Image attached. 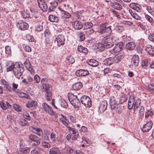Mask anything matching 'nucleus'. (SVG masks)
I'll return each mask as SVG.
<instances>
[{
  "mask_svg": "<svg viewBox=\"0 0 154 154\" xmlns=\"http://www.w3.org/2000/svg\"><path fill=\"white\" fill-rule=\"evenodd\" d=\"M108 23H103L101 24L97 32L102 35L104 37H107L112 33L111 26H108Z\"/></svg>",
  "mask_w": 154,
  "mask_h": 154,
  "instance_id": "nucleus-1",
  "label": "nucleus"
},
{
  "mask_svg": "<svg viewBox=\"0 0 154 154\" xmlns=\"http://www.w3.org/2000/svg\"><path fill=\"white\" fill-rule=\"evenodd\" d=\"M110 105L111 109H115L116 114H120L122 112V110L117 99L113 96H111L109 98Z\"/></svg>",
  "mask_w": 154,
  "mask_h": 154,
  "instance_id": "nucleus-2",
  "label": "nucleus"
},
{
  "mask_svg": "<svg viewBox=\"0 0 154 154\" xmlns=\"http://www.w3.org/2000/svg\"><path fill=\"white\" fill-rule=\"evenodd\" d=\"M136 97L132 94L130 95L128 103V108L129 109H131L133 107L134 108H137L140 106L141 101L138 98L135 100Z\"/></svg>",
  "mask_w": 154,
  "mask_h": 154,
  "instance_id": "nucleus-3",
  "label": "nucleus"
},
{
  "mask_svg": "<svg viewBox=\"0 0 154 154\" xmlns=\"http://www.w3.org/2000/svg\"><path fill=\"white\" fill-rule=\"evenodd\" d=\"M24 71V67L20 66L19 63H15V68L14 69L13 72L15 76L19 79L20 76L22 75L23 72Z\"/></svg>",
  "mask_w": 154,
  "mask_h": 154,
  "instance_id": "nucleus-4",
  "label": "nucleus"
},
{
  "mask_svg": "<svg viewBox=\"0 0 154 154\" xmlns=\"http://www.w3.org/2000/svg\"><path fill=\"white\" fill-rule=\"evenodd\" d=\"M43 89H45V96L47 100L49 101L52 99V93L51 91V86L49 84L46 83L43 85Z\"/></svg>",
  "mask_w": 154,
  "mask_h": 154,
  "instance_id": "nucleus-5",
  "label": "nucleus"
},
{
  "mask_svg": "<svg viewBox=\"0 0 154 154\" xmlns=\"http://www.w3.org/2000/svg\"><path fill=\"white\" fill-rule=\"evenodd\" d=\"M69 100L71 103L75 107H78L80 104V100L76 95L72 93L69 94L68 95Z\"/></svg>",
  "mask_w": 154,
  "mask_h": 154,
  "instance_id": "nucleus-6",
  "label": "nucleus"
},
{
  "mask_svg": "<svg viewBox=\"0 0 154 154\" xmlns=\"http://www.w3.org/2000/svg\"><path fill=\"white\" fill-rule=\"evenodd\" d=\"M114 38V36L107 37H104L102 39L103 42L106 48H109L112 47L114 44L113 39Z\"/></svg>",
  "mask_w": 154,
  "mask_h": 154,
  "instance_id": "nucleus-7",
  "label": "nucleus"
},
{
  "mask_svg": "<svg viewBox=\"0 0 154 154\" xmlns=\"http://www.w3.org/2000/svg\"><path fill=\"white\" fill-rule=\"evenodd\" d=\"M80 101L86 108H89L91 106V101L90 98L88 96L84 95L80 98Z\"/></svg>",
  "mask_w": 154,
  "mask_h": 154,
  "instance_id": "nucleus-8",
  "label": "nucleus"
},
{
  "mask_svg": "<svg viewBox=\"0 0 154 154\" xmlns=\"http://www.w3.org/2000/svg\"><path fill=\"white\" fill-rule=\"evenodd\" d=\"M65 41L64 36L62 34L58 35L55 39V41L57 42V46L59 47L64 45Z\"/></svg>",
  "mask_w": 154,
  "mask_h": 154,
  "instance_id": "nucleus-9",
  "label": "nucleus"
},
{
  "mask_svg": "<svg viewBox=\"0 0 154 154\" xmlns=\"http://www.w3.org/2000/svg\"><path fill=\"white\" fill-rule=\"evenodd\" d=\"M42 107L46 112L51 116L55 115V112L51 107L46 103H44L42 104Z\"/></svg>",
  "mask_w": 154,
  "mask_h": 154,
  "instance_id": "nucleus-10",
  "label": "nucleus"
},
{
  "mask_svg": "<svg viewBox=\"0 0 154 154\" xmlns=\"http://www.w3.org/2000/svg\"><path fill=\"white\" fill-rule=\"evenodd\" d=\"M17 27L21 30H25L29 28L28 24L23 21H19L16 24Z\"/></svg>",
  "mask_w": 154,
  "mask_h": 154,
  "instance_id": "nucleus-11",
  "label": "nucleus"
},
{
  "mask_svg": "<svg viewBox=\"0 0 154 154\" xmlns=\"http://www.w3.org/2000/svg\"><path fill=\"white\" fill-rule=\"evenodd\" d=\"M123 44L122 42H120L116 44L113 49L110 51V52L112 54L113 53H116L121 51L123 47Z\"/></svg>",
  "mask_w": 154,
  "mask_h": 154,
  "instance_id": "nucleus-12",
  "label": "nucleus"
},
{
  "mask_svg": "<svg viewBox=\"0 0 154 154\" xmlns=\"http://www.w3.org/2000/svg\"><path fill=\"white\" fill-rule=\"evenodd\" d=\"M153 125V123L151 121H149L144 124L142 129L143 132H147L150 130Z\"/></svg>",
  "mask_w": 154,
  "mask_h": 154,
  "instance_id": "nucleus-13",
  "label": "nucleus"
},
{
  "mask_svg": "<svg viewBox=\"0 0 154 154\" xmlns=\"http://www.w3.org/2000/svg\"><path fill=\"white\" fill-rule=\"evenodd\" d=\"M88 70L84 69H80L77 70L75 73V75L77 76H84L89 74Z\"/></svg>",
  "mask_w": 154,
  "mask_h": 154,
  "instance_id": "nucleus-14",
  "label": "nucleus"
},
{
  "mask_svg": "<svg viewBox=\"0 0 154 154\" xmlns=\"http://www.w3.org/2000/svg\"><path fill=\"white\" fill-rule=\"evenodd\" d=\"M107 101L104 100L102 101L100 103L99 108L98 112L100 113H102L104 111L107 107Z\"/></svg>",
  "mask_w": 154,
  "mask_h": 154,
  "instance_id": "nucleus-15",
  "label": "nucleus"
},
{
  "mask_svg": "<svg viewBox=\"0 0 154 154\" xmlns=\"http://www.w3.org/2000/svg\"><path fill=\"white\" fill-rule=\"evenodd\" d=\"M30 9L31 12L30 14L31 15V17H32L33 20L35 22H38V20H37V19L38 18V12L37 11L34 10L32 8H30Z\"/></svg>",
  "mask_w": 154,
  "mask_h": 154,
  "instance_id": "nucleus-16",
  "label": "nucleus"
},
{
  "mask_svg": "<svg viewBox=\"0 0 154 154\" xmlns=\"http://www.w3.org/2000/svg\"><path fill=\"white\" fill-rule=\"evenodd\" d=\"M72 25L76 30H80L83 27V26L82 23L79 21H75L72 22Z\"/></svg>",
  "mask_w": 154,
  "mask_h": 154,
  "instance_id": "nucleus-17",
  "label": "nucleus"
},
{
  "mask_svg": "<svg viewBox=\"0 0 154 154\" xmlns=\"http://www.w3.org/2000/svg\"><path fill=\"white\" fill-rule=\"evenodd\" d=\"M145 51L150 56L152 57L154 54V47L150 45H147L146 47Z\"/></svg>",
  "mask_w": 154,
  "mask_h": 154,
  "instance_id": "nucleus-18",
  "label": "nucleus"
},
{
  "mask_svg": "<svg viewBox=\"0 0 154 154\" xmlns=\"http://www.w3.org/2000/svg\"><path fill=\"white\" fill-rule=\"evenodd\" d=\"M124 56L123 53H120L117 54L113 58L114 63H119L123 58Z\"/></svg>",
  "mask_w": 154,
  "mask_h": 154,
  "instance_id": "nucleus-19",
  "label": "nucleus"
},
{
  "mask_svg": "<svg viewBox=\"0 0 154 154\" xmlns=\"http://www.w3.org/2000/svg\"><path fill=\"white\" fill-rule=\"evenodd\" d=\"M116 99L117 100H119V103L121 104H122L125 102L127 99L126 95L122 92L119 95V97Z\"/></svg>",
  "mask_w": 154,
  "mask_h": 154,
  "instance_id": "nucleus-20",
  "label": "nucleus"
},
{
  "mask_svg": "<svg viewBox=\"0 0 154 154\" xmlns=\"http://www.w3.org/2000/svg\"><path fill=\"white\" fill-rule=\"evenodd\" d=\"M31 119V118L30 116H26L24 119H21L20 120V124L22 126L28 125L29 123L27 121H29Z\"/></svg>",
  "mask_w": 154,
  "mask_h": 154,
  "instance_id": "nucleus-21",
  "label": "nucleus"
},
{
  "mask_svg": "<svg viewBox=\"0 0 154 154\" xmlns=\"http://www.w3.org/2000/svg\"><path fill=\"white\" fill-rule=\"evenodd\" d=\"M139 58L138 56L136 54L134 55L131 60V63L133 65L136 67L139 64Z\"/></svg>",
  "mask_w": 154,
  "mask_h": 154,
  "instance_id": "nucleus-22",
  "label": "nucleus"
},
{
  "mask_svg": "<svg viewBox=\"0 0 154 154\" xmlns=\"http://www.w3.org/2000/svg\"><path fill=\"white\" fill-rule=\"evenodd\" d=\"M50 4L51 5L48 8V12H50L54 11L58 5V3L56 1H54L50 2Z\"/></svg>",
  "mask_w": 154,
  "mask_h": 154,
  "instance_id": "nucleus-23",
  "label": "nucleus"
},
{
  "mask_svg": "<svg viewBox=\"0 0 154 154\" xmlns=\"http://www.w3.org/2000/svg\"><path fill=\"white\" fill-rule=\"evenodd\" d=\"M83 85L81 82H77L74 84L72 86V89L73 90H78L82 87Z\"/></svg>",
  "mask_w": 154,
  "mask_h": 154,
  "instance_id": "nucleus-24",
  "label": "nucleus"
},
{
  "mask_svg": "<svg viewBox=\"0 0 154 154\" xmlns=\"http://www.w3.org/2000/svg\"><path fill=\"white\" fill-rule=\"evenodd\" d=\"M130 7L137 11L140 12L141 9L140 8V5L139 4L134 3H131L129 5Z\"/></svg>",
  "mask_w": 154,
  "mask_h": 154,
  "instance_id": "nucleus-25",
  "label": "nucleus"
},
{
  "mask_svg": "<svg viewBox=\"0 0 154 154\" xmlns=\"http://www.w3.org/2000/svg\"><path fill=\"white\" fill-rule=\"evenodd\" d=\"M129 12L131 16L134 19L138 20H140L141 17L138 15L135 12H133L131 10H129Z\"/></svg>",
  "mask_w": 154,
  "mask_h": 154,
  "instance_id": "nucleus-26",
  "label": "nucleus"
},
{
  "mask_svg": "<svg viewBox=\"0 0 154 154\" xmlns=\"http://www.w3.org/2000/svg\"><path fill=\"white\" fill-rule=\"evenodd\" d=\"M37 105V102L35 100H30L28 101L26 106L28 108L35 107Z\"/></svg>",
  "mask_w": 154,
  "mask_h": 154,
  "instance_id": "nucleus-27",
  "label": "nucleus"
},
{
  "mask_svg": "<svg viewBox=\"0 0 154 154\" xmlns=\"http://www.w3.org/2000/svg\"><path fill=\"white\" fill-rule=\"evenodd\" d=\"M77 50L80 53L85 55L88 52V50L85 47H83L82 45H80L78 47Z\"/></svg>",
  "mask_w": 154,
  "mask_h": 154,
  "instance_id": "nucleus-28",
  "label": "nucleus"
},
{
  "mask_svg": "<svg viewBox=\"0 0 154 154\" xmlns=\"http://www.w3.org/2000/svg\"><path fill=\"white\" fill-rule=\"evenodd\" d=\"M114 63L113 59L112 57H109L106 58L104 61V65L107 66H109Z\"/></svg>",
  "mask_w": 154,
  "mask_h": 154,
  "instance_id": "nucleus-29",
  "label": "nucleus"
},
{
  "mask_svg": "<svg viewBox=\"0 0 154 154\" xmlns=\"http://www.w3.org/2000/svg\"><path fill=\"white\" fill-rule=\"evenodd\" d=\"M88 64L93 67L97 66L99 64L98 61L94 59H90L88 61Z\"/></svg>",
  "mask_w": 154,
  "mask_h": 154,
  "instance_id": "nucleus-30",
  "label": "nucleus"
},
{
  "mask_svg": "<svg viewBox=\"0 0 154 154\" xmlns=\"http://www.w3.org/2000/svg\"><path fill=\"white\" fill-rule=\"evenodd\" d=\"M49 153L51 154H60L61 152L58 148L54 147L50 149Z\"/></svg>",
  "mask_w": 154,
  "mask_h": 154,
  "instance_id": "nucleus-31",
  "label": "nucleus"
},
{
  "mask_svg": "<svg viewBox=\"0 0 154 154\" xmlns=\"http://www.w3.org/2000/svg\"><path fill=\"white\" fill-rule=\"evenodd\" d=\"M24 64L28 70L29 71H32V66L31 65L29 59H26L24 63Z\"/></svg>",
  "mask_w": 154,
  "mask_h": 154,
  "instance_id": "nucleus-32",
  "label": "nucleus"
},
{
  "mask_svg": "<svg viewBox=\"0 0 154 154\" xmlns=\"http://www.w3.org/2000/svg\"><path fill=\"white\" fill-rule=\"evenodd\" d=\"M96 47H97V49L99 51H103L105 48H106L104 44H103L102 43H99L97 44Z\"/></svg>",
  "mask_w": 154,
  "mask_h": 154,
  "instance_id": "nucleus-33",
  "label": "nucleus"
},
{
  "mask_svg": "<svg viewBox=\"0 0 154 154\" xmlns=\"http://www.w3.org/2000/svg\"><path fill=\"white\" fill-rule=\"evenodd\" d=\"M10 62L11 63V64L9 66H8V63H7L6 64V66H8L7 69V72L12 71L13 70H14V69L15 68V63L14 64L13 63Z\"/></svg>",
  "mask_w": 154,
  "mask_h": 154,
  "instance_id": "nucleus-34",
  "label": "nucleus"
},
{
  "mask_svg": "<svg viewBox=\"0 0 154 154\" xmlns=\"http://www.w3.org/2000/svg\"><path fill=\"white\" fill-rule=\"evenodd\" d=\"M112 7L114 9H116L117 10H121L122 8V5L120 4L118 2H115L112 4Z\"/></svg>",
  "mask_w": 154,
  "mask_h": 154,
  "instance_id": "nucleus-35",
  "label": "nucleus"
},
{
  "mask_svg": "<svg viewBox=\"0 0 154 154\" xmlns=\"http://www.w3.org/2000/svg\"><path fill=\"white\" fill-rule=\"evenodd\" d=\"M135 44L133 42H128L126 45V48L129 50H132L135 47Z\"/></svg>",
  "mask_w": 154,
  "mask_h": 154,
  "instance_id": "nucleus-36",
  "label": "nucleus"
},
{
  "mask_svg": "<svg viewBox=\"0 0 154 154\" xmlns=\"http://www.w3.org/2000/svg\"><path fill=\"white\" fill-rule=\"evenodd\" d=\"M48 19L51 22H57L58 20V17L53 15H50L49 16Z\"/></svg>",
  "mask_w": 154,
  "mask_h": 154,
  "instance_id": "nucleus-37",
  "label": "nucleus"
},
{
  "mask_svg": "<svg viewBox=\"0 0 154 154\" xmlns=\"http://www.w3.org/2000/svg\"><path fill=\"white\" fill-rule=\"evenodd\" d=\"M59 102L62 107L66 108L68 107L67 103L65 100L63 99H60L59 100Z\"/></svg>",
  "mask_w": 154,
  "mask_h": 154,
  "instance_id": "nucleus-38",
  "label": "nucleus"
},
{
  "mask_svg": "<svg viewBox=\"0 0 154 154\" xmlns=\"http://www.w3.org/2000/svg\"><path fill=\"white\" fill-rule=\"evenodd\" d=\"M61 15L62 18H69L71 16L70 13L65 11H63V13H61Z\"/></svg>",
  "mask_w": 154,
  "mask_h": 154,
  "instance_id": "nucleus-39",
  "label": "nucleus"
},
{
  "mask_svg": "<svg viewBox=\"0 0 154 154\" xmlns=\"http://www.w3.org/2000/svg\"><path fill=\"white\" fill-rule=\"evenodd\" d=\"M32 130L34 132L39 136H40L42 134V131L40 128L32 127Z\"/></svg>",
  "mask_w": 154,
  "mask_h": 154,
  "instance_id": "nucleus-40",
  "label": "nucleus"
},
{
  "mask_svg": "<svg viewBox=\"0 0 154 154\" xmlns=\"http://www.w3.org/2000/svg\"><path fill=\"white\" fill-rule=\"evenodd\" d=\"M93 24L91 22H88L85 23L84 25V29H88L91 28Z\"/></svg>",
  "mask_w": 154,
  "mask_h": 154,
  "instance_id": "nucleus-41",
  "label": "nucleus"
},
{
  "mask_svg": "<svg viewBox=\"0 0 154 154\" xmlns=\"http://www.w3.org/2000/svg\"><path fill=\"white\" fill-rule=\"evenodd\" d=\"M83 12L82 11H77L74 13V15L75 16L77 17V18L79 19L80 20H81V19L82 17V14Z\"/></svg>",
  "mask_w": 154,
  "mask_h": 154,
  "instance_id": "nucleus-42",
  "label": "nucleus"
},
{
  "mask_svg": "<svg viewBox=\"0 0 154 154\" xmlns=\"http://www.w3.org/2000/svg\"><path fill=\"white\" fill-rule=\"evenodd\" d=\"M149 65V60L148 59H145L141 63V66L144 67V68H146Z\"/></svg>",
  "mask_w": 154,
  "mask_h": 154,
  "instance_id": "nucleus-43",
  "label": "nucleus"
},
{
  "mask_svg": "<svg viewBox=\"0 0 154 154\" xmlns=\"http://www.w3.org/2000/svg\"><path fill=\"white\" fill-rule=\"evenodd\" d=\"M42 146L45 148H49L51 147V144L49 143L46 141H43L42 143Z\"/></svg>",
  "mask_w": 154,
  "mask_h": 154,
  "instance_id": "nucleus-44",
  "label": "nucleus"
},
{
  "mask_svg": "<svg viewBox=\"0 0 154 154\" xmlns=\"http://www.w3.org/2000/svg\"><path fill=\"white\" fill-rule=\"evenodd\" d=\"M39 7L44 12L46 11L48 9V6L46 2L43 3L42 5Z\"/></svg>",
  "mask_w": 154,
  "mask_h": 154,
  "instance_id": "nucleus-45",
  "label": "nucleus"
},
{
  "mask_svg": "<svg viewBox=\"0 0 154 154\" xmlns=\"http://www.w3.org/2000/svg\"><path fill=\"white\" fill-rule=\"evenodd\" d=\"M29 151L30 149L29 148L26 147L21 149L20 150V154H26Z\"/></svg>",
  "mask_w": 154,
  "mask_h": 154,
  "instance_id": "nucleus-46",
  "label": "nucleus"
},
{
  "mask_svg": "<svg viewBox=\"0 0 154 154\" xmlns=\"http://www.w3.org/2000/svg\"><path fill=\"white\" fill-rule=\"evenodd\" d=\"M115 29L116 31L119 32H121L124 30L123 27L121 26H116Z\"/></svg>",
  "mask_w": 154,
  "mask_h": 154,
  "instance_id": "nucleus-47",
  "label": "nucleus"
},
{
  "mask_svg": "<svg viewBox=\"0 0 154 154\" xmlns=\"http://www.w3.org/2000/svg\"><path fill=\"white\" fill-rule=\"evenodd\" d=\"M23 47L26 51L30 52L31 51V48L28 45L24 44L23 45Z\"/></svg>",
  "mask_w": 154,
  "mask_h": 154,
  "instance_id": "nucleus-48",
  "label": "nucleus"
},
{
  "mask_svg": "<svg viewBox=\"0 0 154 154\" xmlns=\"http://www.w3.org/2000/svg\"><path fill=\"white\" fill-rule=\"evenodd\" d=\"M13 108L17 112H20L22 110L20 106L16 104H14L13 105Z\"/></svg>",
  "mask_w": 154,
  "mask_h": 154,
  "instance_id": "nucleus-49",
  "label": "nucleus"
},
{
  "mask_svg": "<svg viewBox=\"0 0 154 154\" xmlns=\"http://www.w3.org/2000/svg\"><path fill=\"white\" fill-rule=\"evenodd\" d=\"M112 15L114 17H116L117 18L119 17V14L117 11L112 10H111Z\"/></svg>",
  "mask_w": 154,
  "mask_h": 154,
  "instance_id": "nucleus-50",
  "label": "nucleus"
},
{
  "mask_svg": "<svg viewBox=\"0 0 154 154\" xmlns=\"http://www.w3.org/2000/svg\"><path fill=\"white\" fill-rule=\"evenodd\" d=\"M27 40L30 42H33L34 41V38L33 36L29 34H28L26 36Z\"/></svg>",
  "mask_w": 154,
  "mask_h": 154,
  "instance_id": "nucleus-51",
  "label": "nucleus"
},
{
  "mask_svg": "<svg viewBox=\"0 0 154 154\" xmlns=\"http://www.w3.org/2000/svg\"><path fill=\"white\" fill-rule=\"evenodd\" d=\"M20 95L21 97H24L27 99H29L30 98V97L29 95L23 92L21 93Z\"/></svg>",
  "mask_w": 154,
  "mask_h": 154,
  "instance_id": "nucleus-52",
  "label": "nucleus"
},
{
  "mask_svg": "<svg viewBox=\"0 0 154 154\" xmlns=\"http://www.w3.org/2000/svg\"><path fill=\"white\" fill-rule=\"evenodd\" d=\"M5 53L6 54H10L11 53V47L9 46H6L5 47Z\"/></svg>",
  "mask_w": 154,
  "mask_h": 154,
  "instance_id": "nucleus-53",
  "label": "nucleus"
},
{
  "mask_svg": "<svg viewBox=\"0 0 154 154\" xmlns=\"http://www.w3.org/2000/svg\"><path fill=\"white\" fill-rule=\"evenodd\" d=\"M29 138L31 140L34 141L36 139L38 138V137L35 135L30 134L29 136Z\"/></svg>",
  "mask_w": 154,
  "mask_h": 154,
  "instance_id": "nucleus-54",
  "label": "nucleus"
},
{
  "mask_svg": "<svg viewBox=\"0 0 154 154\" xmlns=\"http://www.w3.org/2000/svg\"><path fill=\"white\" fill-rule=\"evenodd\" d=\"M78 36L80 39L81 41H83L85 38L84 34L82 32L79 33Z\"/></svg>",
  "mask_w": 154,
  "mask_h": 154,
  "instance_id": "nucleus-55",
  "label": "nucleus"
},
{
  "mask_svg": "<svg viewBox=\"0 0 154 154\" xmlns=\"http://www.w3.org/2000/svg\"><path fill=\"white\" fill-rule=\"evenodd\" d=\"M148 38L150 41L154 43V33L150 34L149 35Z\"/></svg>",
  "mask_w": 154,
  "mask_h": 154,
  "instance_id": "nucleus-56",
  "label": "nucleus"
},
{
  "mask_svg": "<svg viewBox=\"0 0 154 154\" xmlns=\"http://www.w3.org/2000/svg\"><path fill=\"white\" fill-rule=\"evenodd\" d=\"M68 60L71 64H73L75 61L73 57L71 56L68 57Z\"/></svg>",
  "mask_w": 154,
  "mask_h": 154,
  "instance_id": "nucleus-57",
  "label": "nucleus"
},
{
  "mask_svg": "<svg viewBox=\"0 0 154 154\" xmlns=\"http://www.w3.org/2000/svg\"><path fill=\"white\" fill-rule=\"evenodd\" d=\"M35 29L38 32H40L43 29V26L42 25H38L35 26Z\"/></svg>",
  "mask_w": 154,
  "mask_h": 154,
  "instance_id": "nucleus-58",
  "label": "nucleus"
},
{
  "mask_svg": "<svg viewBox=\"0 0 154 154\" xmlns=\"http://www.w3.org/2000/svg\"><path fill=\"white\" fill-rule=\"evenodd\" d=\"M34 79L36 83H38L40 81V77L38 75H36L34 76Z\"/></svg>",
  "mask_w": 154,
  "mask_h": 154,
  "instance_id": "nucleus-59",
  "label": "nucleus"
},
{
  "mask_svg": "<svg viewBox=\"0 0 154 154\" xmlns=\"http://www.w3.org/2000/svg\"><path fill=\"white\" fill-rule=\"evenodd\" d=\"M145 17L146 19L150 23H151L153 21L152 18L149 15L145 14Z\"/></svg>",
  "mask_w": 154,
  "mask_h": 154,
  "instance_id": "nucleus-60",
  "label": "nucleus"
},
{
  "mask_svg": "<svg viewBox=\"0 0 154 154\" xmlns=\"http://www.w3.org/2000/svg\"><path fill=\"white\" fill-rule=\"evenodd\" d=\"M51 139L52 142H54L56 139V134L52 132L51 134Z\"/></svg>",
  "mask_w": 154,
  "mask_h": 154,
  "instance_id": "nucleus-61",
  "label": "nucleus"
},
{
  "mask_svg": "<svg viewBox=\"0 0 154 154\" xmlns=\"http://www.w3.org/2000/svg\"><path fill=\"white\" fill-rule=\"evenodd\" d=\"M148 89L150 91L154 90V85L152 84H149L148 85Z\"/></svg>",
  "mask_w": 154,
  "mask_h": 154,
  "instance_id": "nucleus-62",
  "label": "nucleus"
},
{
  "mask_svg": "<svg viewBox=\"0 0 154 154\" xmlns=\"http://www.w3.org/2000/svg\"><path fill=\"white\" fill-rule=\"evenodd\" d=\"M50 33L49 31V30L48 29H46L44 32L45 36L46 37V38H48Z\"/></svg>",
  "mask_w": 154,
  "mask_h": 154,
  "instance_id": "nucleus-63",
  "label": "nucleus"
},
{
  "mask_svg": "<svg viewBox=\"0 0 154 154\" xmlns=\"http://www.w3.org/2000/svg\"><path fill=\"white\" fill-rule=\"evenodd\" d=\"M5 88L7 91H11V87L10 86V85L9 84V83H7L6 85H5L4 86Z\"/></svg>",
  "mask_w": 154,
  "mask_h": 154,
  "instance_id": "nucleus-64",
  "label": "nucleus"
}]
</instances>
